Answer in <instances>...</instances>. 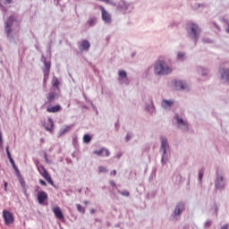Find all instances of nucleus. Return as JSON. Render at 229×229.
I'll return each instance as SVG.
<instances>
[{
  "label": "nucleus",
  "instance_id": "4c0bfd02",
  "mask_svg": "<svg viewBox=\"0 0 229 229\" xmlns=\"http://www.w3.org/2000/svg\"><path fill=\"white\" fill-rule=\"evenodd\" d=\"M123 157V152H118L115 156L114 158H121Z\"/></svg>",
  "mask_w": 229,
  "mask_h": 229
},
{
  "label": "nucleus",
  "instance_id": "c03bdc74",
  "mask_svg": "<svg viewBox=\"0 0 229 229\" xmlns=\"http://www.w3.org/2000/svg\"><path fill=\"white\" fill-rule=\"evenodd\" d=\"M110 185H111V187H115V182L110 181Z\"/></svg>",
  "mask_w": 229,
  "mask_h": 229
},
{
  "label": "nucleus",
  "instance_id": "dca6fc26",
  "mask_svg": "<svg viewBox=\"0 0 229 229\" xmlns=\"http://www.w3.org/2000/svg\"><path fill=\"white\" fill-rule=\"evenodd\" d=\"M38 189H40V187H38L36 190V192H38V201L39 205H44V201L47 199V193L46 191H38Z\"/></svg>",
  "mask_w": 229,
  "mask_h": 229
},
{
  "label": "nucleus",
  "instance_id": "5701e85b",
  "mask_svg": "<svg viewBox=\"0 0 229 229\" xmlns=\"http://www.w3.org/2000/svg\"><path fill=\"white\" fill-rule=\"evenodd\" d=\"M42 176L43 178H45V180H47V182L50 183V185H55V182H53V179H51V175H49L46 169H43Z\"/></svg>",
  "mask_w": 229,
  "mask_h": 229
},
{
  "label": "nucleus",
  "instance_id": "8fccbe9b",
  "mask_svg": "<svg viewBox=\"0 0 229 229\" xmlns=\"http://www.w3.org/2000/svg\"><path fill=\"white\" fill-rule=\"evenodd\" d=\"M6 3H8V4H11V3L13 1V0H5Z\"/></svg>",
  "mask_w": 229,
  "mask_h": 229
},
{
  "label": "nucleus",
  "instance_id": "39448f33",
  "mask_svg": "<svg viewBox=\"0 0 229 229\" xmlns=\"http://www.w3.org/2000/svg\"><path fill=\"white\" fill-rule=\"evenodd\" d=\"M143 109L145 112H147V114H150V115L157 112V108L155 107V102H153V97L148 96L147 98H145Z\"/></svg>",
  "mask_w": 229,
  "mask_h": 229
},
{
  "label": "nucleus",
  "instance_id": "473e14b6",
  "mask_svg": "<svg viewBox=\"0 0 229 229\" xmlns=\"http://www.w3.org/2000/svg\"><path fill=\"white\" fill-rule=\"evenodd\" d=\"M212 225V220H207L204 224V228H210Z\"/></svg>",
  "mask_w": 229,
  "mask_h": 229
},
{
  "label": "nucleus",
  "instance_id": "412c9836",
  "mask_svg": "<svg viewBox=\"0 0 229 229\" xmlns=\"http://www.w3.org/2000/svg\"><path fill=\"white\" fill-rule=\"evenodd\" d=\"M53 212L55 216V217H57V219H64V213H62V209H60V208L55 207L53 208Z\"/></svg>",
  "mask_w": 229,
  "mask_h": 229
},
{
  "label": "nucleus",
  "instance_id": "f257e3e1",
  "mask_svg": "<svg viewBox=\"0 0 229 229\" xmlns=\"http://www.w3.org/2000/svg\"><path fill=\"white\" fill-rule=\"evenodd\" d=\"M153 71L156 76H168L173 72V66L169 65L164 57H160L153 64Z\"/></svg>",
  "mask_w": 229,
  "mask_h": 229
},
{
  "label": "nucleus",
  "instance_id": "a211bd4d",
  "mask_svg": "<svg viewBox=\"0 0 229 229\" xmlns=\"http://www.w3.org/2000/svg\"><path fill=\"white\" fill-rule=\"evenodd\" d=\"M89 49H90V42L87 39H83L79 45V50L81 53H83V51H89Z\"/></svg>",
  "mask_w": 229,
  "mask_h": 229
},
{
  "label": "nucleus",
  "instance_id": "aec40b11",
  "mask_svg": "<svg viewBox=\"0 0 229 229\" xmlns=\"http://www.w3.org/2000/svg\"><path fill=\"white\" fill-rule=\"evenodd\" d=\"M69 131H71V125H64L60 129L58 135L59 137H64V135L69 133Z\"/></svg>",
  "mask_w": 229,
  "mask_h": 229
},
{
  "label": "nucleus",
  "instance_id": "6e6552de",
  "mask_svg": "<svg viewBox=\"0 0 229 229\" xmlns=\"http://www.w3.org/2000/svg\"><path fill=\"white\" fill-rule=\"evenodd\" d=\"M218 76L222 83H227V85H229V68L220 67L218 70Z\"/></svg>",
  "mask_w": 229,
  "mask_h": 229
},
{
  "label": "nucleus",
  "instance_id": "b1692460",
  "mask_svg": "<svg viewBox=\"0 0 229 229\" xmlns=\"http://www.w3.org/2000/svg\"><path fill=\"white\" fill-rule=\"evenodd\" d=\"M60 110H62V106H60V105L47 108V111L49 112V114H56V112H60Z\"/></svg>",
  "mask_w": 229,
  "mask_h": 229
},
{
  "label": "nucleus",
  "instance_id": "423d86ee",
  "mask_svg": "<svg viewBox=\"0 0 229 229\" xmlns=\"http://www.w3.org/2000/svg\"><path fill=\"white\" fill-rule=\"evenodd\" d=\"M98 9L101 12V19L104 24L110 26L112 24V14L103 5H98Z\"/></svg>",
  "mask_w": 229,
  "mask_h": 229
},
{
  "label": "nucleus",
  "instance_id": "79ce46f5",
  "mask_svg": "<svg viewBox=\"0 0 229 229\" xmlns=\"http://www.w3.org/2000/svg\"><path fill=\"white\" fill-rule=\"evenodd\" d=\"M44 167L38 168V172L40 173L41 176H42V173H44Z\"/></svg>",
  "mask_w": 229,
  "mask_h": 229
},
{
  "label": "nucleus",
  "instance_id": "c756f323",
  "mask_svg": "<svg viewBox=\"0 0 229 229\" xmlns=\"http://www.w3.org/2000/svg\"><path fill=\"white\" fill-rule=\"evenodd\" d=\"M77 210L78 212H81V214H85V208L80 204H77Z\"/></svg>",
  "mask_w": 229,
  "mask_h": 229
},
{
  "label": "nucleus",
  "instance_id": "2eb2a0df",
  "mask_svg": "<svg viewBox=\"0 0 229 229\" xmlns=\"http://www.w3.org/2000/svg\"><path fill=\"white\" fill-rule=\"evenodd\" d=\"M94 155H97L98 157H106L110 155V150L108 148L102 147L99 149H96L93 151Z\"/></svg>",
  "mask_w": 229,
  "mask_h": 229
},
{
  "label": "nucleus",
  "instance_id": "f03ea898",
  "mask_svg": "<svg viewBox=\"0 0 229 229\" xmlns=\"http://www.w3.org/2000/svg\"><path fill=\"white\" fill-rule=\"evenodd\" d=\"M160 142L159 153L161 155V164L165 165V164L169 162V158H171V147L169 146V140L165 136L160 138Z\"/></svg>",
  "mask_w": 229,
  "mask_h": 229
},
{
  "label": "nucleus",
  "instance_id": "7c9ffc66",
  "mask_svg": "<svg viewBox=\"0 0 229 229\" xmlns=\"http://www.w3.org/2000/svg\"><path fill=\"white\" fill-rule=\"evenodd\" d=\"M50 69H51V64L47 62H45V74L49 72Z\"/></svg>",
  "mask_w": 229,
  "mask_h": 229
},
{
  "label": "nucleus",
  "instance_id": "3c124183",
  "mask_svg": "<svg viewBox=\"0 0 229 229\" xmlns=\"http://www.w3.org/2000/svg\"><path fill=\"white\" fill-rule=\"evenodd\" d=\"M45 160L46 162H49V160H47V155H45Z\"/></svg>",
  "mask_w": 229,
  "mask_h": 229
},
{
  "label": "nucleus",
  "instance_id": "ddd939ff",
  "mask_svg": "<svg viewBox=\"0 0 229 229\" xmlns=\"http://www.w3.org/2000/svg\"><path fill=\"white\" fill-rule=\"evenodd\" d=\"M174 106V100L173 99H163L161 101V107L166 112H170L171 108Z\"/></svg>",
  "mask_w": 229,
  "mask_h": 229
},
{
  "label": "nucleus",
  "instance_id": "de8ad7c7",
  "mask_svg": "<svg viewBox=\"0 0 229 229\" xmlns=\"http://www.w3.org/2000/svg\"><path fill=\"white\" fill-rule=\"evenodd\" d=\"M21 187H24V180L20 181Z\"/></svg>",
  "mask_w": 229,
  "mask_h": 229
},
{
  "label": "nucleus",
  "instance_id": "a18cd8bd",
  "mask_svg": "<svg viewBox=\"0 0 229 229\" xmlns=\"http://www.w3.org/2000/svg\"><path fill=\"white\" fill-rule=\"evenodd\" d=\"M9 161L11 162L12 165L15 164V162L13 161V158L10 157Z\"/></svg>",
  "mask_w": 229,
  "mask_h": 229
},
{
  "label": "nucleus",
  "instance_id": "4468645a",
  "mask_svg": "<svg viewBox=\"0 0 229 229\" xmlns=\"http://www.w3.org/2000/svg\"><path fill=\"white\" fill-rule=\"evenodd\" d=\"M185 204H183L182 202L177 203L174 210V217H178L182 216V212H183Z\"/></svg>",
  "mask_w": 229,
  "mask_h": 229
},
{
  "label": "nucleus",
  "instance_id": "f3484780",
  "mask_svg": "<svg viewBox=\"0 0 229 229\" xmlns=\"http://www.w3.org/2000/svg\"><path fill=\"white\" fill-rule=\"evenodd\" d=\"M198 72L200 74V76L203 78V80H208V78H210V72L208 69L203 67V66H199L198 67Z\"/></svg>",
  "mask_w": 229,
  "mask_h": 229
},
{
  "label": "nucleus",
  "instance_id": "6ab92c4d",
  "mask_svg": "<svg viewBox=\"0 0 229 229\" xmlns=\"http://www.w3.org/2000/svg\"><path fill=\"white\" fill-rule=\"evenodd\" d=\"M44 128L47 131H50L53 133V130L55 128V123H53V119L47 118V120L44 123Z\"/></svg>",
  "mask_w": 229,
  "mask_h": 229
},
{
  "label": "nucleus",
  "instance_id": "bb28decb",
  "mask_svg": "<svg viewBox=\"0 0 229 229\" xmlns=\"http://www.w3.org/2000/svg\"><path fill=\"white\" fill-rule=\"evenodd\" d=\"M52 85H53V87H55L56 89H58V87H60V81H58V78L53 77Z\"/></svg>",
  "mask_w": 229,
  "mask_h": 229
},
{
  "label": "nucleus",
  "instance_id": "58836bf2",
  "mask_svg": "<svg viewBox=\"0 0 229 229\" xmlns=\"http://www.w3.org/2000/svg\"><path fill=\"white\" fill-rule=\"evenodd\" d=\"M13 167L14 171L19 174V168H17V165H15V163L13 165Z\"/></svg>",
  "mask_w": 229,
  "mask_h": 229
},
{
  "label": "nucleus",
  "instance_id": "e433bc0d",
  "mask_svg": "<svg viewBox=\"0 0 229 229\" xmlns=\"http://www.w3.org/2000/svg\"><path fill=\"white\" fill-rule=\"evenodd\" d=\"M199 180L201 182L203 180V171H199Z\"/></svg>",
  "mask_w": 229,
  "mask_h": 229
},
{
  "label": "nucleus",
  "instance_id": "0eeeda50",
  "mask_svg": "<svg viewBox=\"0 0 229 229\" xmlns=\"http://www.w3.org/2000/svg\"><path fill=\"white\" fill-rule=\"evenodd\" d=\"M172 85L175 90L183 91V90H189V84L184 80H174L172 81Z\"/></svg>",
  "mask_w": 229,
  "mask_h": 229
},
{
  "label": "nucleus",
  "instance_id": "1a4fd4ad",
  "mask_svg": "<svg viewBox=\"0 0 229 229\" xmlns=\"http://www.w3.org/2000/svg\"><path fill=\"white\" fill-rule=\"evenodd\" d=\"M225 177H223V174L220 172H216V178L215 180V188L216 191H223L225 189Z\"/></svg>",
  "mask_w": 229,
  "mask_h": 229
},
{
  "label": "nucleus",
  "instance_id": "a19ab883",
  "mask_svg": "<svg viewBox=\"0 0 229 229\" xmlns=\"http://www.w3.org/2000/svg\"><path fill=\"white\" fill-rule=\"evenodd\" d=\"M111 176H115V174H117V171L115 170H113L111 173H110Z\"/></svg>",
  "mask_w": 229,
  "mask_h": 229
},
{
  "label": "nucleus",
  "instance_id": "864d4df0",
  "mask_svg": "<svg viewBox=\"0 0 229 229\" xmlns=\"http://www.w3.org/2000/svg\"><path fill=\"white\" fill-rule=\"evenodd\" d=\"M57 2H60V0H57Z\"/></svg>",
  "mask_w": 229,
  "mask_h": 229
},
{
  "label": "nucleus",
  "instance_id": "7ed1b4c3",
  "mask_svg": "<svg viewBox=\"0 0 229 229\" xmlns=\"http://www.w3.org/2000/svg\"><path fill=\"white\" fill-rule=\"evenodd\" d=\"M187 35L192 40H198L199 38V33H201V29L196 23H188L186 25Z\"/></svg>",
  "mask_w": 229,
  "mask_h": 229
},
{
  "label": "nucleus",
  "instance_id": "ea45409f",
  "mask_svg": "<svg viewBox=\"0 0 229 229\" xmlns=\"http://www.w3.org/2000/svg\"><path fill=\"white\" fill-rule=\"evenodd\" d=\"M4 191L6 192V191H8V182H4Z\"/></svg>",
  "mask_w": 229,
  "mask_h": 229
},
{
  "label": "nucleus",
  "instance_id": "09e8293b",
  "mask_svg": "<svg viewBox=\"0 0 229 229\" xmlns=\"http://www.w3.org/2000/svg\"><path fill=\"white\" fill-rule=\"evenodd\" d=\"M96 212V209L92 208L90 209V214H94Z\"/></svg>",
  "mask_w": 229,
  "mask_h": 229
},
{
  "label": "nucleus",
  "instance_id": "49530a36",
  "mask_svg": "<svg viewBox=\"0 0 229 229\" xmlns=\"http://www.w3.org/2000/svg\"><path fill=\"white\" fill-rule=\"evenodd\" d=\"M0 144H3V137H2L1 132H0Z\"/></svg>",
  "mask_w": 229,
  "mask_h": 229
},
{
  "label": "nucleus",
  "instance_id": "f8f14e48",
  "mask_svg": "<svg viewBox=\"0 0 229 229\" xmlns=\"http://www.w3.org/2000/svg\"><path fill=\"white\" fill-rule=\"evenodd\" d=\"M12 24H13V16H10L5 22V33L9 40H12Z\"/></svg>",
  "mask_w": 229,
  "mask_h": 229
},
{
  "label": "nucleus",
  "instance_id": "9d476101",
  "mask_svg": "<svg viewBox=\"0 0 229 229\" xmlns=\"http://www.w3.org/2000/svg\"><path fill=\"white\" fill-rule=\"evenodd\" d=\"M118 83H120V85H130V79H128V73H126V71H118Z\"/></svg>",
  "mask_w": 229,
  "mask_h": 229
},
{
  "label": "nucleus",
  "instance_id": "cd10ccee",
  "mask_svg": "<svg viewBox=\"0 0 229 229\" xmlns=\"http://www.w3.org/2000/svg\"><path fill=\"white\" fill-rule=\"evenodd\" d=\"M91 140H92V137H90V135L85 134L83 136V142H84V144H89V142H90Z\"/></svg>",
  "mask_w": 229,
  "mask_h": 229
},
{
  "label": "nucleus",
  "instance_id": "20e7f679",
  "mask_svg": "<svg viewBox=\"0 0 229 229\" xmlns=\"http://www.w3.org/2000/svg\"><path fill=\"white\" fill-rule=\"evenodd\" d=\"M174 123L178 130H181V131H189V123L183 118V116L180 114H175L174 117Z\"/></svg>",
  "mask_w": 229,
  "mask_h": 229
},
{
  "label": "nucleus",
  "instance_id": "2f4dec72",
  "mask_svg": "<svg viewBox=\"0 0 229 229\" xmlns=\"http://www.w3.org/2000/svg\"><path fill=\"white\" fill-rule=\"evenodd\" d=\"M217 210H218L217 205L214 204L211 208L212 214H215V216H217Z\"/></svg>",
  "mask_w": 229,
  "mask_h": 229
},
{
  "label": "nucleus",
  "instance_id": "c9c22d12",
  "mask_svg": "<svg viewBox=\"0 0 229 229\" xmlns=\"http://www.w3.org/2000/svg\"><path fill=\"white\" fill-rule=\"evenodd\" d=\"M125 140H126V142H129V140H131V134L127 133L125 136Z\"/></svg>",
  "mask_w": 229,
  "mask_h": 229
},
{
  "label": "nucleus",
  "instance_id": "c85d7f7f",
  "mask_svg": "<svg viewBox=\"0 0 229 229\" xmlns=\"http://www.w3.org/2000/svg\"><path fill=\"white\" fill-rule=\"evenodd\" d=\"M98 173L100 174L108 173V168L106 166L100 165L98 166Z\"/></svg>",
  "mask_w": 229,
  "mask_h": 229
},
{
  "label": "nucleus",
  "instance_id": "f704fd0d",
  "mask_svg": "<svg viewBox=\"0 0 229 229\" xmlns=\"http://www.w3.org/2000/svg\"><path fill=\"white\" fill-rule=\"evenodd\" d=\"M5 151H6L7 158H12V154H10V148L8 146L5 148Z\"/></svg>",
  "mask_w": 229,
  "mask_h": 229
},
{
  "label": "nucleus",
  "instance_id": "72a5a7b5",
  "mask_svg": "<svg viewBox=\"0 0 229 229\" xmlns=\"http://www.w3.org/2000/svg\"><path fill=\"white\" fill-rule=\"evenodd\" d=\"M119 194L125 197L130 196V192L128 191H119Z\"/></svg>",
  "mask_w": 229,
  "mask_h": 229
},
{
  "label": "nucleus",
  "instance_id": "603ef678",
  "mask_svg": "<svg viewBox=\"0 0 229 229\" xmlns=\"http://www.w3.org/2000/svg\"><path fill=\"white\" fill-rule=\"evenodd\" d=\"M88 203H89V201H87V200L84 201V204H85V205H88Z\"/></svg>",
  "mask_w": 229,
  "mask_h": 229
},
{
  "label": "nucleus",
  "instance_id": "37998d69",
  "mask_svg": "<svg viewBox=\"0 0 229 229\" xmlns=\"http://www.w3.org/2000/svg\"><path fill=\"white\" fill-rule=\"evenodd\" d=\"M39 183H40L41 185H44V186H46V185H47V183L45 182V181H44V180H39Z\"/></svg>",
  "mask_w": 229,
  "mask_h": 229
},
{
  "label": "nucleus",
  "instance_id": "4be33fe9",
  "mask_svg": "<svg viewBox=\"0 0 229 229\" xmlns=\"http://www.w3.org/2000/svg\"><path fill=\"white\" fill-rule=\"evenodd\" d=\"M176 58L178 62H185V60H187V53L183 51H178Z\"/></svg>",
  "mask_w": 229,
  "mask_h": 229
},
{
  "label": "nucleus",
  "instance_id": "393cba45",
  "mask_svg": "<svg viewBox=\"0 0 229 229\" xmlns=\"http://www.w3.org/2000/svg\"><path fill=\"white\" fill-rule=\"evenodd\" d=\"M47 101H49V103H53V101H55V99H58V95L55 92H50L47 94Z\"/></svg>",
  "mask_w": 229,
  "mask_h": 229
},
{
  "label": "nucleus",
  "instance_id": "9b49d317",
  "mask_svg": "<svg viewBox=\"0 0 229 229\" xmlns=\"http://www.w3.org/2000/svg\"><path fill=\"white\" fill-rule=\"evenodd\" d=\"M3 218L7 225H13V221H15V218H13V214L8 210L3 211Z\"/></svg>",
  "mask_w": 229,
  "mask_h": 229
},
{
  "label": "nucleus",
  "instance_id": "a878e982",
  "mask_svg": "<svg viewBox=\"0 0 229 229\" xmlns=\"http://www.w3.org/2000/svg\"><path fill=\"white\" fill-rule=\"evenodd\" d=\"M87 22H88L89 26H96V24H98V17L91 16L89 18Z\"/></svg>",
  "mask_w": 229,
  "mask_h": 229
}]
</instances>
